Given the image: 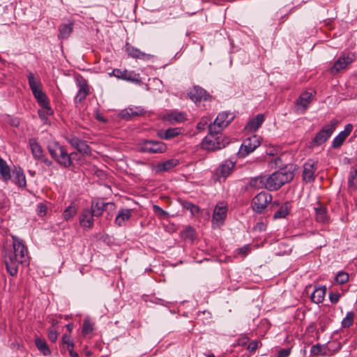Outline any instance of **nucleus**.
I'll list each match as a JSON object with an SVG mask.
<instances>
[{
  "mask_svg": "<svg viewBox=\"0 0 357 357\" xmlns=\"http://www.w3.org/2000/svg\"><path fill=\"white\" fill-rule=\"evenodd\" d=\"M47 211V206L46 204L41 202L37 205L36 213L38 216L43 218L46 215Z\"/></svg>",
  "mask_w": 357,
  "mask_h": 357,
  "instance_id": "nucleus-50",
  "label": "nucleus"
},
{
  "mask_svg": "<svg viewBox=\"0 0 357 357\" xmlns=\"http://www.w3.org/2000/svg\"><path fill=\"white\" fill-rule=\"evenodd\" d=\"M294 176V172L290 169H280L268 176L266 175V189L271 191L277 190L285 183L290 182Z\"/></svg>",
  "mask_w": 357,
  "mask_h": 357,
  "instance_id": "nucleus-2",
  "label": "nucleus"
},
{
  "mask_svg": "<svg viewBox=\"0 0 357 357\" xmlns=\"http://www.w3.org/2000/svg\"><path fill=\"white\" fill-rule=\"evenodd\" d=\"M145 113L146 111L141 107H129L122 109L119 112V116L121 119L129 121L135 117L142 116Z\"/></svg>",
  "mask_w": 357,
  "mask_h": 357,
  "instance_id": "nucleus-18",
  "label": "nucleus"
},
{
  "mask_svg": "<svg viewBox=\"0 0 357 357\" xmlns=\"http://www.w3.org/2000/svg\"><path fill=\"white\" fill-rule=\"evenodd\" d=\"M355 314L354 312H348L341 322L342 328H348L351 326L354 321Z\"/></svg>",
  "mask_w": 357,
  "mask_h": 357,
  "instance_id": "nucleus-39",
  "label": "nucleus"
},
{
  "mask_svg": "<svg viewBox=\"0 0 357 357\" xmlns=\"http://www.w3.org/2000/svg\"><path fill=\"white\" fill-rule=\"evenodd\" d=\"M96 119L99 121L100 122H102V123H106L107 122V119L106 118H105L100 113H97L96 115Z\"/></svg>",
  "mask_w": 357,
  "mask_h": 357,
  "instance_id": "nucleus-60",
  "label": "nucleus"
},
{
  "mask_svg": "<svg viewBox=\"0 0 357 357\" xmlns=\"http://www.w3.org/2000/svg\"><path fill=\"white\" fill-rule=\"evenodd\" d=\"M348 186L349 188H357V169L351 167L348 178Z\"/></svg>",
  "mask_w": 357,
  "mask_h": 357,
  "instance_id": "nucleus-38",
  "label": "nucleus"
},
{
  "mask_svg": "<svg viewBox=\"0 0 357 357\" xmlns=\"http://www.w3.org/2000/svg\"><path fill=\"white\" fill-rule=\"evenodd\" d=\"M182 133V129L181 128H169L166 130H159L157 131V135L161 139L169 140L172 139Z\"/></svg>",
  "mask_w": 357,
  "mask_h": 357,
  "instance_id": "nucleus-22",
  "label": "nucleus"
},
{
  "mask_svg": "<svg viewBox=\"0 0 357 357\" xmlns=\"http://www.w3.org/2000/svg\"><path fill=\"white\" fill-rule=\"evenodd\" d=\"M177 165H178V160L177 159H169L158 163L155 167V170L158 173L168 172Z\"/></svg>",
  "mask_w": 357,
  "mask_h": 357,
  "instance_id": "nucleus-28",
  "label": "nucleus"
},
{
  "mask_svg": "<svg viewBox=\"0 0 357 357\" xmlns=\"http://www.w3.org/2000/svg\"><path fill=\"white\" fill-rule=\"evenodd\" d=\"M31 153L35 160H39L43 155V150L36 139L31 138L29 141Z\"/></svg>",
  "mask_w": 357,
  "mask_h": 357,
  "instance_id": "nucleus-27",
  "label": "nucleus"
},
{
  "mask_svg": "<svg viewBox=\"0 0 357 357\" xmlns=\"http://www.w3.org/2000/svg\"><path fill=\"white\" fill-rule=\"evenodd\" d=\"M355 59L353 53H342L331 68L330 71L332 74H335L347 68Z\"/></svg>",
  "mask_w": 357,
  "mask_h": 357,
  "instance_id": "nucleus-10",
  "label": "nucleus"
},
{
  "mask_svg": "<svg viewBox=\"0 0 357 357\" xmlns=\"http://www.w3.org/2000/svg\"><path fill=\"white\" fill-rule=\"evenodd\" d=\"M0 174L5 182L10 179V169L6 162L0 166Z\"/></svg>",
  "mask_w": 357,
  "mask_h": 357,
  "instance_id": "nucleus-46",
  "label": "nucleus"
},
{
  "mask_svg": "<svg viewBox=\"0 0 357 357\" xmlns=\"http://www.w3.org/2000/svg\"><path fill=\"white\" fill-rule=\"evenodd\" d=\"M47 150L51 157L61 166L67 168L73 165L71 155L63 146L57 142H53L47 145Z\"/></svg>",
  "mask_w": 357,
  "mask_h": 357,
  "instance_id": "nucleus-3",
  "label": "nucleus"
},
{
  "mask_svg": "<svg viewBox=\"0 0 357 357\" xmlns=\"http://www.w3.org/2000/svg\"><path fill=\"white\" fill-rule=\"evenodd\" d=\"M182 238L185 241H190V242H192L196 238L195 229L192 227L185 228L182 232Z\"/></svg>",
  "mask_w": 357,
  "mask_h": 357,
  "instance_id": "nucleus-40",
  "label": "nucleus"
},
{
  "mask_svg": "<svg viewBox=\"0 0 357 357\" xmlns=\"http://www.w3.org/2000/svg\"><path fill=\"white\" fill-rule=\"evenodd\" d=\"M315 210V218L316 220L321 223H325L328 222V218L327 214V210L325 207L319 205L314 208Z\"/></svg>",
  "mask_w": 357,
  "mask_h": 357,
  "instance_id": "nucleus-33",
  "label": "nucleus"
},
{
  "mask_svg": "<svg viewBox=\"0 0 357 357\" xmlns=\"http://www.w3.org/2000/svg\"><path fill=\"white\" fill-rule=\"evenodd\" d=\"M353 130V125L348 123L345 126L344 130L341 131L333 140L332 148L340 147Z\"/></svg>",
  "mask_w": 357,
  "mask_h": 357,
  "instance_id": "nucleus-21",
  "label": "nucleus"
},
{
  "mask_svg": "<svg viewBox=\"0 0 357 357\" xmlns=\"http://www.w3.org/2000/svg\"><path fill=\"white\" fill-rule=\"evenodd\" d=\"M349 278V274L344 271H339L335 276V282L338 284H344L348 282Z\"/></svg>",
  "mask_w": 357,
  "mask_h": 357,
  "instance_id": "nucleus-47",
  "label": "nucleus"
},
{
  "mask_svg": "<svg viewBox=\"0 0 357 357\" xmlns=\"http://www.w3.org/2000/svg\"><path fill=\"white\" fill-rule=\"evenodd\" d=\"M289 211H290L289 204L288 202H285L274 213L273 218L274 219L284 218L289 214Z\"/></svg>",
  "mask_w": 357,
  "mask_h": 357,
  "instance_id": "nucleus-36",
  "label": "nucleus"
},
{
  "mask_svg": "<svg viewBox=\"0 0 357 357\" xmlns=\"http://www.w3.org/2000/svg\"><path fill=\"white\" fill-rule=\"evenodd\" d=\"M41 109L38 110V115L42 119H45L48 116L52 115L54 112L50 105L40 106Z\"/></svg>",
  "mask_w": 357,
  "mask_h": 357,
  "instance_id": "nucleus-44",
  "label": "nucleus"
},
{
  "mask_svg": "<svg viewBox=\"0 0 357 357\" xmlns=\"http://www.w3.org/2000/svg\"><path fill=\"white\" fill-rule=\"evenodd\" d=\"M188 95L196 104L202 101H211L213 98L211 95L199 86H194L192 88L188 90Z\"/></svg>",
  "mask_w": 357,
  "mask_h": 357,
  "instance_id": "nucleus-11",
  "label": "nucleus"
},
{
  "mask_svg": "<svg viewBox=\"0 0 357 357\" xmlns=\"http://www.w3.org/2000/svg\"><path fill=\"white\" fill-rule=\"evenodd\" d=\"M66 328L69 332H71V331L73 330V324H67Z\"/></svg>",
  "mask_w": 357,
  "mask_h": 357,
  "instance_id": "nucleus-63",
  "label": "nucleus"
},
{
  "mask_svg": "<svg viewBox=\"0 0 357 357\" xmlns=\"http://www.w3.org/2000/svg\"><path fill=\"white\" fill-rule=\"evenodd\" d=\"M10 124L14 127H18L20 125V120L18 119H13L10 121Z\"/></svg>",
  "mask_w": 357,
  "mask_h": 357,
  "instance_id": "nucleus-61",
  "label": "nucleus"
},
{
  "mask_svg": "<svg viewBox=\"0 0 357 357\" xmlns=\"http://www.w3.org/2000/svg\"><path fill=\"white\" fill-rule=\"evenodd\" d=\"M318 168V162L308 160L303 165V180L310 183L314 180V174Z\"/></svg>",
  "mask_w": 357,
  "mask_h": 357,
  "instance_id": "nucleus-16",
  "label": "nucleus"
},
{
  "mask_svg": "<svg viewBox=\"0 0 357 357\" xmlns=\"http://www.w3.org/2000/svg\"><path fill=\"white\" fill-rule=\"evenodd\" d=\"M264 120V115L263 114H259L247 123L245 128L250 132H255L261 127Z\"/></svg>",
  "mask_w": 357,
  "mask_h": 357,
  "instance_id": "nucleus-25",
  "label": "nucleus"
},
{
  "mask_svg": "<svg viewBox=\"0 0 357 357\" xmlns=\"http://www.w3.org/2000/svg\"><path fill=\"white\" fill-rule=\"evenodd\" d=\"M181 205L183 208L190 211L192 215H196L199 212V208L188 201H183Z\"/></svg>",
  "mask_w": 357,
  "mask_h": 357,
  "instance_id": "nucleus-43",
  "label": "nucleus"
},
{
  "mask_svg": "<svg viewBox=\"0 0 357 357\" xmlns=\"http://www.w3.org/2000/svg\"><path fill=\"white\" fill-rule=\"evenodd\" d=\"M69 354L71 357H79V354L73 350V348L70 347L68 349Z\"/></svg>",
  "mask_w": 357,
  "mask_h": 357,
  "instance_id": "nucleus-62",
  "label": "nucleus"
},
{
  "mask_svg": "<svg viewBox=\"0 0 357 357\" xmlns=\"http://www.w3.org/2000/svg\"><path fill=\"white\" fill-rule=\"evenodd\" d=\"M77 85L79 90L74 99L75 104L81 103L90 93L89 86L85 80L79 82Z\"/></svg>",
  "mask_w": 357,
  "mask_h": 357,
  "instance_id": "nucleus-23",
  "label": "nucleus"
},
{
  "mask_svg": "<svg viewBox=\"0 0 357 357\" xmlns=\"http://www.w3.org/2000/svg\"><path fill=\"white\" fill-rule=\"evenodd\" d=\"M251 251V248L249 244L245 245L244 246L238 249V253L243 256L247 255Z\"/></svg>",
  "mask_w": 357,
  "mask_h": 357,
  "instance_id": "nucleus-53",
  "label": "nucleus"
},
{
  "mask_svg": "<svg viewBox=\"0 0 357 357\" xmlns=\"http://www.w3.org/2000/svg\"><path fill=\"white\" fill-rule=\"evenodd\" d=\"M312 94L304 92L301 94L295 102V109L298 114H304L312 101Z\"/></svg>",
  "mask_w": 357,
  "mask_h": 357,
  "instance_id": "nucleus-17",
  "label": "nucleus"
},
{
  "mask_svg": "<svg viewBox=\"0 0 357 357\" xmlns=\"http://www.w3.org/2000/svg\"><path fill=\"white\" fill-rule=\"evenodd\" d=\"M272 196L265 192L258 193L252 201V208L257 213H261L266 208L268 203L271 202Z\"/></svg>",
  "mask_w": 357,
  "mask_h": 357,
  "instance_id": "nucleus-9",
  "label": "nucleus"
},
{
  "mask_svg": "<svg viewBox=\"0 0 357 357\" xmlns=\"http://www.w3.org/2000/svg\"><path fill=\"white\" fill-rule=\"evenodd\" d=\"M326 293V286L316 287L311 294V300L313 303L319 304L323 302Z\"/></svg>",
  "mask_w": 357,
  "mask_h": 357,
  "instance_id": "nucleus-30",
  "label": "nucleus"
},
{
  "mask_svg": "<svg viewBox=\"0 0 357 357\" xmlns=\"http://www.w3.org/2000/svg\"><path fill=\"white\" fill-rule=\"evenodd\" d=\"M124 50L129 57L135 59H140L143 61H149L153 58V55L145 53L139 49L134 47L128 42H126L124 47Z\"/></svg>",
  "mask_w": 357,
  "mask_h": 357,
  "instance_id": "nucleus-14",
  "label": "nucleus"
},
{
  "mask_svg": "<svg viewBox=\"0 0 357 357\" xmlns=\"http://www.w3.org/2000/svg\"><path fill=\"white\" fill-rule=\"evenodd\" d=\"M43 162L47 167H50L52 165V161L49 160L45 155L38 160Z\"/></svg>",
  "mask_w": 357,
  "mask_h": 357,
  "instance_id": "nucleus-59",
  "label": "nucleus"
},
{
  "mask_svg": "<svg viewBox=\"0 0 357 357\" xmlns=\"http://www.w3.org/2000/svg\"><path fill=\"white\" fill-rule=\"evenodd\" d=\"M61 342L63 345H66L67 349L70 347L73 348L75 346V344L71 340L70 336L68 334L63 335Z\"/></svg>",
  "mask_w": 357,
  "mask_h": 357,
  "instance_id": "nucleus-51",
  "label": "nucleus"
},
{
  "mask_svg": "<svg viewBox=\"0 0 357 357\" xmlns=\"http://www.w3.org/2000/svg\"><path fill=\"white\" fill-rule=\"evenodd\" d=\"M141 152L148 153H162L167 151V145L160 141L142 139L139 142Z\"/></svg>",
  "mask_w": 357,
  "mask_h": 357,
  "instance_id": "nucleus-7",
  "label": "nucleus"
},
{
  "mask_svg": "<svg viewBox=\"0 0 357 357\" xmlns=\"http://www.w3.org/2000/svg\"><path fill=\"white\" fill-rule=\"evenodd\" d=\"M93 326L94 324L92 323L89 319H84L82 328V333L83 334V335H87L91 333L93 331Z\"/></svg>",
  "mask_w": 357,
  "mask_h": 357,
  "instance_id": "nucleus-42",
  "label": "nucleus"
},
{
  "mask_svg": "<svg viewBox=\"0 0 357 357\" xmlns=\"http://www.w3.org/2000/svg\"><path fill=\"white\" fill-rule=\"evenodd\" d=\"M66 141L80 153L89 155L91 154V149L87 142L74 135H69L66 137Z\"/></svg>",
  "mask_w": 357,
  "mask_h": 357,
  "instance_id": "nucleus-12",
  "label": "nucleus"
},
{
  "mask_svg": "<svg viewBox=\"0 0 357 357\" xmlns=\"http://www.w3.org/2000/svg\"><path fill=\"white\" fill-rule=\"evenodd\" d=\"M234 117V116L232 113L222 112L217 116L215 121H216V123H220V127L224 128L231 122Z\"/></svg>",
  "mask_w": 357,
  "mask_h": 357,
  "instance_id": "nucleus-29",
  "label": "nucleus"
},
{
  "mask_svg": "<svg viewBox=\"0 0 357 357\" xmlns=\"http://www.w3.org/2000/svg\"><path fill=\"white\" fill-rule=\"evenodd\" d=\"M258 343L259 342L258 341H252L251 342L249 343L248 347H247V349L250 351V352H254L256 351V349H257L258 347Z\"/></svg>",
  "mask_w": 357,
  "mask_h": 357,
  "instance_id": "nucleus-58",
  "label": "nucleus"
},
{
  "mask_svg": "<svg viewBox=\"0 0 357 357\" xmlns=\"http://www.w3.org/2000/svg\"><path fill=\"white\" fill-rule=\"evenodd\" d=\"M227 208L226 206L218 204L214 208L213 220L218 224L222 225L227 216Z\"/></svg>",
  "mask_w": 357,
  "mask_h": 357,
  "instance_id": "nucleus-24",
  "label": "nucleus"
},
{
  "mask_svg": "<svg viewBox=\"0 0 357 357\" xmlns=\"http://www.w3.org/2000/svg\"><path fill=\"white\" fill-rule=\"evenodd\" d=\"M27 79L32 93L40 107L50 105L49 98L42 90V84L40 79H36L32 72H29Z\"/></svg>",
  "mask_w": 357,
  "mask_h": 357,
  "instance_id": "nucleus-4",
  "label": "nucleus"
},
{
  "mask_svg": "<svg viewBox=\"0 0 357 357\" xmlns=\"http://www.w3.org/2000/svg\"><path fill=\"white\" fill-rule=\"evenodd\" d=\"M35 344L40 352L44 356L51 355V351L45 339L36 337L35 339Z\"/></svg>",
  "mask_w": 357,
  "mask_h": 357,
  "instance_id": "nucleus-34",
  "label": "nucleus"
},
{
  "mask_svg": "<svg viewBox=\"0 0 357 357\" xmlns=\"http://www.w3.org/2000/svg\"><path fill=\"white\" fill-rule=\"evenodd\" d=\"M73 23L62 24L59 27V38L67 39L70 36L73 30Z\"/></svg>",
  "mask_w": 357,
  "mask_h": 357,
  "instance_id": "nucleus-31",
  "label": "nucleus"
},
{
  "mask_svg": "<svg viewBox=\"0 0 357 357\" xmlns=\"http://www.w3.org/2000/svg\"><path fill=\"white\" fill-rule=\"evenodd\" d=\"M291 348L288 347L278 351L277 357H287L290 355Z\"/></svg>",
  "mask_w": 357,
  "mask_h": 357,
  "instance_id": "nucleus-54",
  "label": "nucleus"
},
{
  "mask_svg": "<svg viewBox=\"0 0 357 357\" xmlns=\"http://www.w3.org/2000/svg\"><path fill=\"white\" fill-rule=\"evenodd\" d=\"M324 346L320 344L313 345L310 349V354L312 356H317L319 354L323 355Z\"/></svg>",
  "mask_w": 357,
  "mask_h": 357,
  "instance_id": "nucleus-52",
  "label": "nucleus"
},
{
  "mask_svg": "<svg viewBox=\"0 0 357 357\" xmlns=\"http://www.w3.org/2000/svg\"><path fill=\"white\" fill-rule=\"evenodd\" d=\"M261 144L260 137L256 135L245 139L238 150V158H245L253 152Z\"/></svg>",
  "mask_w": 357,
  "mask_h": 357,
  "instance_id": "nucleus-8",
  "label": "nucleus"
},
{
  "mask_svg": "<svg viewBox=\"0 0 357 357\" xmlns=\"http://www.w3.org/2000/svg\"><path fill=\"white\" fill-rule=\"evenodd\" d=\"M236 162L231 160H225L221 162L216 170V174L218 178H223L225 179L233 172Z\"/></svg>",
  "mask_w": 357,
  "mask_h": 357,
  "instance_id": "nucleus-19",
  "label": "nucleus"
},
{
  "mask_svg": "<svg viewBox=\"0 0 357 357\" xmlns=\"http://www.w3.org/2000/svg\"><path fill=\"white\" fill-rule=\"evenodd\" d=\"M254 229L257 231H264L266 229V225L263 222H259L254 227Z\"/></svg>",
  "mask_w": 357,
  "mask_h": 357,
  "instance_id": "nucleus-57",
  "label": "nucleus"
},
{
  "mask_svg": "<svg viewBox=\"0 0 357 357\" xmlns=\"http://www.w3.org/2000/svg\"><path fill=\"white\" fill-rule=\"evenodd\" d=\"M48 338L52 342H55L58 338V332L53 329L48 331Z\"/></svg>",
  "mask_w": 357,
  "mask_h": 357,
  "instance_id": "nucleus-55",
  "label": "nucleus"
},
{
  "mask_svg": "<svg viewBox=\"0 0 357 357\" xmlns=\"http://www.w3.org/2000/svg\"><path fill=\"white\" fill-rule=\"evenodd\" d=\"M112 73L116 77L119 79L131 82L135 84H140L142 82L140 75L133 70L116 68L113 70Z\"/></svg>",
  "mask_w": 357,
  "mask_h": 357,
  "instance_id": "nucleus-13",
  "label": "nucleus"
},
{
  "mask_svg": "<svg viewBox=\"0 0 357 357\" xmlns=\"http://www.w3.org/2000/svg\"><path fill=\"white\" fill-rule=\"evenodd\" d=\"M340 348L341 344L340 342L336 341L331 342L328 344L324 345L323 356L332 355L338 351Z\"/></svg>",
  "mask_w": 357,
  "mask_h": 357,
  "instance_id": "nucleus-32",
  "label": "nucleus"
},
{
  "mask_svg": "<svg viewBox=\"0 0 357 357\" xmlns=\"http://www.w3.org/2000/svg\"><path fill=\"white\" fill-rule=\"evenodd\" d=\"M223 128L220 127V123H216L214 121L213 123H210L208 126L209 136H219L218 135L222 130Z\"/></svg>",
  "mask_w": 357,
  "mask_h": 357,
  "instance_id": "nucleus-45",
  "label": "nucleus"
},
{
  "mask_svg": "<svg viewBox=\"0 0 357 357\" xmlns=\"http://www.w3.org/2000/svg\"><path fill=\"white\" fill-rule=\"evenodd\" d=\"M340 298V294L338 292H330L329 300L332 303H337Z\"/></svg>",
  "mask_w": 357,
  "mask_h": 357,
  "instance_id": "nucleus-56",
  "label": "nucleus"
},
{
  "mask_svg": "<svg viewBox=\"0 0 357 357\" xmlns=\"http://www.w3.org/2000/svg\"><path fill=\"white\" fill-rule=\"evenodd\" d=\"M337 123L338 121L333 119L329 124L324 126L310 142V146L314 147L324 144L335 130Z\"/></svg>",
  "mask_w": 357,
  "mask_h": 357,
  "instance_id": "nucleus-5",
  "label": "nucleus"
},
{
  "mask_svg": "<svg viewBox=\"0 0 357 357\" xmlns=\"http://www.w3.org/2000/svg\"><path fill=\"white\" fill-rule=\"evenodd\" d=\"M132 209L129 208H121L119 211V213L115 218V223L119 227H123L125 225V222L130 220L132 215Z\"/></svg>",
  "mask_w": 357,
  "mask_h": 357,
  "instance_id": "nucleus-26",
  "label": "nucleus"
},
{
  "mask_svg": "<svg viewBox=\"0 0 357 357\" xmlns=\"http://www.w3.org/2000/svg\"><path fill=\"white\" fill-rule=\"evenodd\" d=\"M13 181L20 188H24L26 185L25 175L21 169L17 170L15 172Z\"/></svg>",
  "mask_w": 357,
  "mask_h": 357,
  "instance_id": "nucleus-37",
  "label": "nucleus"
},
{
  "mask_svg": "<svg viewBox=\"0 0 357 357\" xmlns=\"http://www.w3.org/2000/svg\"><path fill=\"white\" fill-rule=\"evenodd\" d=\"M229 144V140L221 134L220 136H206L202 142V148L210 151H215L225 147Z\"/></svg>",
  "mask_w": 357,
  "mask_h": 357,
  "instance_id": "nucleus-6",
  "label": "nucleus"
},
{
  "mask_svg": "<svg viewBox=\"0 0 357 357\" xmlns=\"http://www.w3.org/2000/svg\"><path fill=\"white\" fill-rule=\"evenodd\" d=\"M153 210L160 218H167L169 216V213L158 205H153Z\"/></svg>",
  "mask_w": 357,
  "mask_h": 357,
  "instance_id": "nucleus-49",
  "label": "nucleus"
},
{
  "mask_svg": "<svg viewBox=\"0 0 357 357\" xmlns=\"http://www.w3.org/2000/svg\"><path fill=\"white\" fill-rule=\"evenodd\" d=\"M13 248L5 250L4 263L8 273L15 276L18 273L20 265L27 266L29 263V252L24 241L19 237L12 236Z\"/></svg>",
  "mask_w": 357,
  "mask_h": 357,
  "instance_id": "nucleus-1",
  "label": "nucleus"
},
{
  "mask_svg": "<svg viewBox=\"0 0 357 357\" xmlns=\"http://www.w3.org/2000/svg\"><path fill=\"white\" fill-rule=\"evenodd\" d=\"M266 175L264 176H259L254 178H252L250 181V185L251 187H253L257 189H266Z\"/></svg>",
  "mask_w": 357,
  "mask_h": 357,
  "instance_id": "nucleus-35",
  "label": "nucleus"
},
{
  "mask_svg": "<svg viewBox=\"0 0 357 357\" xmlns=\"http://www.w3.org/2000/svg\"><path fill=\"white\" fill-rule=\"evenodd\" d=\"M114 204L113 202H104L102 200L97 199L92 200L91 208L89 209L95 217L99 218L102 215V213L107 209L112 210L114 208Z\"/></svg>",
  "mask_w": 357,
  "mask_h": 357,
  "instance_id": "nucleus-15",
  "label": "nucleus"
},
{
  "mask_svg": "<svg viewBox=\"0 0 357 357\" xmlns=\"http://www.w3.org/2000/svg\"><path fill=\"white\" fill-rule=\"evenodd\" d=\"M94 217L89 208L83 209L79 216V225L84 229H91L93 227Z\"/></svg>",
  "mask_w": 357,
  "mask_h": 357,
  "instance_id": "nucleus-20",
  "label": "nucleus"
},
{
  "mask_svg": "<svg viewBox=\"0 0 357 357\" xmlns=\"http://www.w3.org/2000/svg\"><path fill=\"white\" fill-rule=\"evenodd\" d=\"M241 341H242L241 344H246L248 342V337H243Z\"/></svg>",
  "mask_w": 357,
  "mask_h": 357,
  "instance_id": "nucleus-64",
  "label": "nucleus"
},
{
  "mask_svg": "<svg viewBox=\"0 0 357 357\" xmlns=\"http://www.w3.org/2000/svg\"><path fill=\"white\" fill-rule=\"evenodd\" d=\"M169 120L176 122H183L186 119V114L183 112H174L169 115Z\"/></svg>",
  "mask_w": 357,
  "mask_h": 357,
  "instance_id": "nucleus-48",
  "label": "nucleus"
},
{
  "mask_svg": "<svg viewBox=\"0 0 357 357\" xmlns=\"http://www.w3.org/2000/svg\"><path fill=\"white\" fill-rule=\"evenodd\" d=\"M77 213V208L75 205L68 206L63 211V216L66 220H69Z\"/></svg>",
  "mask_w": 357,
  "mask_h": 357,
  "instance_id": "nucleus-41",
  "label": "nucleus"
}]
</instances>
